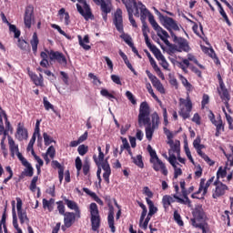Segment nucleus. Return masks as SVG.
<instances>
[{"instance_id": "f257e3e1", "label": "nucleus", "mask_w": 233, "mask_h": 233, "mask_svg": "<svg viewBox=\"0 0 233 233\" xmlns=\"http://www.w3.org/2000/svg\"><path fill=\"white\" fill-rule=\"evenodd\" d=\"M138 125L139 127H143V125L147 126L146 127V137L148 141H152V137L154 136L156 128L152 127V122H150V106H148L147 101L140 104Z\"/></svg>"}, {"instance_id": "f03ea898", "label": "nucleus", "mask_w": 233, "mask_h": 233, "mask_svg": "<svg viewBox=\"0 0 233 233\" xmlns=\"http://www.w3.org/2000/svg\"><path fill=\"white\" fill-rule=\"evenodd\" d=\"M113 23L117 30V32L122 34L120 35L121 39H123V41H125V43H127L128 45V46H132V45H134V43L132 42V37L128 34L124 33L123 11L121 9L118 8L115 12Z\"/></svg>"}, {"instance_id": "7ed1b4c3", "label": "nucleus", "mask_w": 233, "mask_h": 233, "mask_svg": "<svg viewBox=\"0 0 233 233\" xmlns=\"http://www.w3.org/2000/svg\"><path fill=\"white\" fill-rule=\"evenodd\" d=\"M123 5H125L129 23H131L134 28H137V23H136L135 17H139V10L137 9V2L136 0H122ZM135 10V13H134Z\"/></svg>"}, {"instance_id": "20e7f679", "label": "nucleus", "mask_w": 233, "mask_h": 233, "mask_svg": "<svg viewBox=\"0 0 233 233\" xmlns=\"http://www.w3.org/2000/svg\"><path fill=\"white\" fill-rule=\"evenodd\" d=\"M89 212L91 216V227L94 232H97L99 230V227H101V217L99 216V208H97V204L91 203L89 206Z\"/></svg>"}, {"instance_id": "39448f33", "label": "nucleus", "mask_w": 233, "mask_h": 233, "mask_svg": "<svg viewBox=\"0 0 233 233\" xmlns=\"http://www.w3.org/2000/svg\"><path fill=\"white\" fill-rule=\"evenodd\" d=\"M157 14L158 15V17L160 19V21H162V25L163 26H165V28H167V30H168L170 35H172V34H174L175 32H179V25H177V22H176V20H174V18L170 17V16H165L163 15L157 9H155Z\"/></svg>"}, {"instance_id": "423d86ee", "label": "nucleus", "mask_w": 233, "mask_h": 233, "mask_svg": "<svg viewBox=\"0 0 233 233\" xmlns=\"http://www.w3.org/2000/svg\"><path fill=\"white\" fill-rule=\"evenodd\" d=\"M79 4H76V10L86 21L89 19H94V15L92 14V9L90 5L86 3V0H77Z\"/></svg>"}, {"instance_id": "0eeeda50", "label": "nucleus", "mask_w": 233, "mask_h": 233, "mask_svg": "<svg viewBox=\"0 0 233 233\" xmlns=\"http://www.w3.org/2000/svg\"><path fill=\"white\" fill-rule=\"evenodd\" d=\"M180 105H183L185 107H182L178 111V115L182 117V119L187 120L190 118V112H192V100L190 99V96L187 95V98H179Z\"/></svg>"}, {"instance_id": "6e6552de", "label": "nucleus", "mask_w": 233, "mask_h": 233, "mask_svg": "<svg viewBox=\"0 0 233 233\" xmlns=\"http://www.w3.org/2000/svg\"><path fill=\"white\" fill-rule=\"evenodd\" d=\"M218 77L219 83L218 94L220 96V99L224 101L226 108H229L230 105L228 104V101H230V93H228V89H227V86H225V82H223L221 75L218 74Z\"/></svg>"}, {"instance_id": "1a4fd4ad", "label": "nucleus", "mask_w": 233, "mask_h": 233, "mask_svg": "<svg viewBox=\"0 0 233 233\" xmlns=\"http://www.w3.org/2000/svg\"><path fill=\"white\" fill-rule=\"evenodd\" d=\"M16 210L20 224L25 225H25H30V218L26 210L23 209V200L19 197L16 198Z\"/></svg>"}, {"instance_id": "9d476101", "label": "nucleus", "mask_w": 233, "mask_h": 233, "mask_svg": "<svg viewBox=\"0 0 233 233\" xmlns=\"http://www.w3.org/2000/svg\"><path fill=\"white\" fill-rule=\"evenodd\" d=\"M63 216H64V226H62V229L64 230L65 228H70V227H72V225H74V223H76L77 219H81V212L76 213V212L67 211Z\"/></svg>"}, {"instance_id": "9b49d317", "label": "nucleus", "mask_w": 233, "mask_h": 233, "mask_svg": "<svg viewBox=\"0 0 233 233\" xmlns=\"http://www.w3.org/2000/svg\"><path fill=\"white\" fill-rule=\"evenodd\" d=\"M104 199L109 208L108 216H107V223L109 226V228L111 229V232H116V226L114 222V206L112 205V198L110 195H106L104 197Z\"/></svg>"}, {"instance_id": "f8f14e48", "label": "nucleus", "mask_w": 233, "mask_h": 233, "mask_svg": "<svg viewBox=\"0 0 233 233\" xmlns=\"http://www.w3.org/2000/svg\"><path fill=\"white\" fill-rule=\"evenodd\" d=\"M173 43L177 46V52H188L190 50V45L188 40L183 37H178L175 33H171Z\"/></svg>"}, {"instance_id": "ddd939ff", "label": "nucleus", "mask_w": 233, "mask_h": 233, "mask_svg": "<svg viewBox=\"0 0 233 233\" xmlns=\"http://www.w3.org/2000/svg\"><path fill=\"white\" fill-rule=\"evenodd\" d=\"M35 21V15H34V5H29L25 7L24 14V24L25 28H32V23Z\"/></svg>"}, {"instance_id": "4468645a", "label": "nucleus", "mask_w": 233, "mask_h": 233, "mask_svg": "<svg viewBox=\"0 0 233 233\" xmlns=\"http://www.w3.org/2000/svg\"><path fill=\"white\" fill-rule=\"evenodd\" d=\"M48 56H49V59L50 61H56V63H58L59 65H64L65 66H66L67 65V61H66V56H65V55L59 51H54V50H46Z\"/></svg>"}, {"instance_id": "2eb2a0df", "label": "nucleus", "mask_w": 233, "mask_h": 233, "mask_svg": "<svg viewBox=\"0 0 233 233\" xmlns=\"http://www.w3.org/2000/svg\"><path fill=\"white\" fill-rule=\"evenodd\" d=\"M214 186L216 187V188L212 194L213 199H218V198H221V196H225L227 190H228V186L223 184V182L219 180H216L214 182Z\"/></svg>"}, {"instance_id": "dca6fc26", "label": "nucleus", "mask_w": 233, "mask_h": 233, "mask_svg": "<svg viewBox=\"0 0 233 233\" xmlns=\"http://www.w3.org/2000/svg\"><path fill=\"white\" fill-rule=\"evenodd\" d=\"M152 168L155 172H161L163 176H168V169L163 161L159 158L152 160L151 162Z\"/></svg>"}, {"instance_id": "f3484780", "label": "nucleus", "mask_w": 233, "mask_h": 233, "mask_svg": "<svg viewBox=\"0 0 233 233\" xmlns=\"http://www.w3.org/2000/svg\"><path fill=\"white\" fill-rule=\"evenodd\" d=\"M214 179H215V177H211L208 181L205 178H201L200 183H199V187L198 190V194L202 193L203 197L207 196V194L208 192V187L212 185V183H214ZM205 181H207V182L205 183Z\"/></svg>"}, {"instance_id": "a211bd4d", "label": "nucleus", "mask_w": 233, "mask_h": 233, "mask_svg": "<svg viewBox=\"0 0 233 233\" xmlns=\"http://www.w3.org/2000/svg\"><path fill=\"white\" fill-rule=\"evenodd\" d=\"M102 170H104L103 177L106 185H110V176L112 175V168H110V164H108V159L100 163Z\"/></svg>"}, {"instance_id": "6ab92c4d", "label": "nucleus", "mask_w": 233, "mask_h": 233, "mask_svg": "<svg viewBox=\"0 0 233 233\" xmlns=\"http://www.w3.org/2000/svg\"><path fill=\"white\" fill-rule=\"evenodd\" d=\"M137 10H140V15L147 16L148 22L152 26V22L150 19H153V21H156V18H154V15L150 13V11L147 8V5L143 4V2L139 1L137 2Z\"/></svg>"}, {"instance_id": "aec40b11", "label": "nucleus", "mask_w": 233, "mask_h": 233, "mask_svg": "<svg viewBox=\"0 0 233 233\" xmlns=\"http://www.w3.org/2000/svg\"><path fill=\"white\" fill-rule=\"evenodd\" d=\"M194 221H204V219L207 218V215L205 214V210H203V208L201 206H198L195 208L194 211L192 212Z\"/></svg>"}, {"instance_id": "412c9836", "label": "nucleus", "mask_w": 233, "mask_h": 233, "mask_svg": "<svg viewBox=\"0 0 233 233\" xmlns=\"http://www.w3.org/2000/svg\"><path fill=\"white\" fill-rule=\"evenodd\" d=\"M150 21L152 24V27L157 32V35H158V37H160V38L161 37H170V35H168V33L167 31H165V29H163V27H161L156 20H154L153 18H150Z\"/></svg>"}, {"instance_id": "4be33fe9", "label": "nucleus", "mask_w": 233, "mask_h": 233, "mask_svg": "<svg viewBox=\"0 0 233 233\" xmlns=\"http://www.w3.org/2000/svg\"><path fill=\"white\" fill-rule=\"evenodd\" d=\"M23 167H25V168L19 176V179H25V177H33L34 167H32V164H30L29 162H25V164H23Z\"/></svg>"}, {"instance_id": "5701e85b", "label": "nucleus", "mask_w": 233, "mask_h": 233, "mask_svg": "<svg viewBox=\"0 0 233 233\" xmlns=\"http://www.w3.org/2000/svg\"><path fill=\"white\" fill-rule=\"evenodd\" d=\"M214 127H216V137H219L221 136L222 132H225V124L223 123V119L221 118V116H218L217 117V122L213 124Z\"/></svg>"}, {"instance_id": "b1692460", "label": "nucleus", "mask_w": 233, "mask_h": 233, "mask_svg": "<svg viewBox=\"0 0 233 233\" xmlns=\"http://www.w3.org/2000/svg\"><path fill=\"white\" fill-rule=\"evenodd\" d=\"M1 15H2L3 23H6V25H8V26H9V31L13 32V34H15L14 37H20L21 31L19 29H17V26H15V25L10 24V22H8V19H6V16L4 15V13H2Z\"/></svg>"}, {"instance_id": "393cba45", "label": "nucleus", "mask_w": 233, "mask_h": 233, "mask_svg": "<svg viewBox=\"0 0 233 233\" xmlns=\"http://www.w3.org/2000/svg\"><path fill=\"white\" fill-rule=\"evenodd\" d=\"M52 167L53 168H58V179L60 184L63 183V179L65 178V166H62L57 160H53Z\"/></svg>"}, {"instance_id": "a878e982", "label": "nucleus", "mask_w": 233, "mask_h": 233, "mask_svg": "<svg viewBox=\"0 0 233 233\" xmlns=\"http://www.w3.org/2000/svg\"><path fill=\"white\" fill-rule=\"evenodd\" d=\"M147 46L149 48V50L152 52V54H154L156 59H157V61H162L163 59H165V56H163V54H161V51L159 49H157V47L155 45H152V43L149 42V44H146Z\"/></svg>"}, {"instance_id": "bb28decb", "label": "nucleus", "mask_w": 233, "mask_h": 233, "mask_svg": "<svg viewBox=\"0 0 233 233\" xmlns=\"http://www.w3.org/2000/svg\"><path fill=\"white\" fill-rule=\"evenodd\" d=\"M147 46L149 48V50L152 52V54H154L156 59H157V61H162L163 59H165V56H163V54H161V51L159 49H157V47L155 45H152V43L149 42V44H146Z\"/></svg>"}, {"instance_id": "cd10ccee", "label": "nucleus", "mask_w": 233, "mask_h": 233, "mask_svg": "<svg viewBox=\"0 0 233 233\" xmlns=\"http://www.w3.org/2000/svg\"><path fill=\"white\" fill-rule=\"evenodd\" d=\"M202 148H205V146H202L200 147H195L198 156H200V157H202V159H204V161H206V163H208L209 167H214V165H216V162L210 159V157L207 156V154L203 153Z\"/></svg>"}, {"instance_id": "c85d7f7f", "label": "nucleus", "mask_w": 233, "mask_h": 233, "mask_svg": "<svg viewBox=\"0 0 233 233\" xmlns=\"http://www.w3.org/2000/svg\"><path fill=\"white\" fill-rule=\"evenodd\" d=\"M16 137L19 141H23L24 139H28V130L25 128V127L18 125L16 129Z\"/></svg>"}, {"instance_id": "c756f323", "label": "nucleus", "mask_w": 233, "mask_h": 233, "mask_svg": "<svg viewBox=\"0 0 233 233\" xmlns=\"http://www.w3.org/2000/svg\"><path fill=\"white\" fill-rule=\"evenodd\" d=\"M172 203H176V198H174V195H165L162 198V205L165 210H168V208L172 206Z\"/></svg>"}, {"instance_id": "7c9ffc66", "label": "nucleus", "mask_w": 233, "mask_h": 233, "mask_svg": "<svg viewBox=\"0 0 233 233\" xmlns=\"http://www.w3.org/2000/svg\"><path fill=\"white\" fill-rule=\"evenodd\" d=\"M77 37L78 43L80 46L84 48V50H90L92 48L90 46H88V43H90V37L88 36V35H86L84 38L80 35H78Z\"/></svg>"}, {"instance_id": "2f4dec72", "label": "nucleus", "mask_w": 233, "mask_h": 233, "mask_svg": "<svg viewBox=\"0 0 233 233\" xmlns=\"http://www.w3.org/2000/svg\"><path fill=\"white\" fill-rule=\"evenodd\" d=\"M8 139V145H9V150L11 152V156L15 157L16 152H19V146L15 145V141H14V138L10 136H7Z\"/></svg>"}, {"instance_id": "473e14b6", "label": "nucleus", "mask_w": 233, "mask_h": 233, "mask_svg": "<svg viewBox=\"0 0 233 233\" xmlns=\"http://www.w3.org/2000/svg\"><path fill=\"white\" fill-rule=\"evenodd\" d=\"M15 38L17 39V46L20 50L23 52H30V44H28V42L19 36Z\"/></svg>"}, {"instance_id": "72a5a7b5", "label": "nucleus", "mask_w": 233, "mask_h": 233, "mask_svg": "<svg viewBox=\"0 0 233 233\" xmlns=\"http://www.w3.org/2000/svg\"><path fill=\"white\" fill-rule=\"evenodd\" d=\"M65 205H66L67 208H69L70 210H75L76 213L81 212V209L79 208V206H77V203L74 200H70L64 198Z\"/></svg>"}, {"instance_id": "f704fd0d", "label": "nucleus", "mask_w": 233, "mask_h": 233, "mask_svg": "<svg viewBox=\"0 0 233 233\" xmlns=\"http://www.w3.org/2000/svg\"><path fill=\"white\" fill-rule=\"evenodd\" d=\"M83 192H85L86 194H87V196H90V198H93L94 200L100 205V207H103V205H105V203L103 202V200L101 198H99V197H97V194H96L95 192L90 191V189H88V187H83Z\"/></svg>"}, {"instance_id": "c9c22d12", "label": "nucleus", "mask_w": 233, "mask_h": 233, "mask_svg": "<svg viewBox=\"0 0 233 233\" xmlns=\"http://www.w3.org/2000/svg\"><path fill=\"white\" fill-rule=\"evenodd\" d=\"M29 76L35 86H43L44 78L42 74H39V76H37L35 73H31Z\"/></svg>"}, {"instance_id": "e433bc0d", "label": "nucleus", "mask_w": 233, "mask_h": 233, "mask_svg": "<svg viewBox=\"0 0 233 233\" xmlns=\"http://www.w3.org/2000/svg\"><path fill=\"white\" fill-rule=\"evenodd\" d=\"M177 65L178 68H180L184 72V74H188V68H190V66H192L190 65V62H188V60H186V58H182V61L177 62Z\"/></svg>"}, {"instance_id": "4c0bfd02", "label": "nucleus", "mask_w": 233, "mask_h": 233, "mask_svg": "<svg viewBox=\"0 0 233 233\" xmlns=\"http://www.w3.org/2000/svg\"><path fill=\"white\" fill-rule=\"evenodd\" d=\"M30 45L32 46L33 53L37 54V46H39V37L37 36V33L35 32L33 34L32 39L30 40Z\"/></svg>"}, {"instance_id": "58836bf2", "label": "nucleus", "mask_w": 233, "mask_h": 233, "mask_svg": "<svg viewBox=\"0 0 233 233\" xmlns=\"http://www.w3.org/2000/svg\"><path fill=\"white\" fill-rule=\"evenodd\" d=\"M167 143H168L172 152H174L177 156H180L181 147H180L179 141H177L176 143H174V140H169Z\"/></svg>"}, {"instance_id": "ea45409f", "label": "nucleus", "mask_w": 233, "mask_h": 233, "mask_svg": "<svg viewBox=\"0 0 233 233\" xmlns=\"http://www.w3.org/2000/svg\"><path fill=\"white\" fill-rule=\"evenodd\" d=\"M148 32H150L148 25L147 23L142 24V34L144 35L146 45H148L150 43V38H148Z\"/></svg>"}, {"instance_id": "a19ab883", "label": "nucleus", "mask_w": 233, "mask_h": 233, "mask_svg": "<svg viewBox=\"0 0 233 233\" xmlns=\"http://www.w3.org/2000/svg\"><path fill=\"white\" fill-rule=\"evenodd\" d=\"M138 205L140 208H142L139 225H143V222L145 221V218H147V214L148 213V209L147 208V206H145V204H143L142 202H138Z\"/></svg>"}, {"instance_id": "79ce46f5", "label": "nucleus", "mask_w": 233, "mask_h": 233, "mask_svg": "<svg viewBox=\"0 0 233 233\" xmlns=\"http://www.w3.org/2000/svg\"><path fill=\"white\" fill-rule=\"evenodd\" d=\"M146 201H147V203L148 205V208H149L147 215L154 216V214H156L157 212V208H156V206H154V202L150 198H146Z\"/></svg>"}, {"instance_id": "37998d69", "label": "nucleus", "mask_w": 233, "mask_h": 233, "mask_svg": "<svg viewBox=\"0 0 233 233\" xmlns=\"http://www.w3.org/2000/svg\"><path fill=\"white\" fill-rule=\"evenodd\" d=\"M100 10L103 14H110L112 12V4L104 1L100 4Z\"/></svg>"}, {"instance_id": "c03bdc74", "label": "nucleus", "mask_w": 233, "mask_h": 233, "mask_svg": "<svg viewBox=\"0 0 233 233\" xmlns=\"http://www.w3.org/2000/svg\"><path fill=\"white\" fill-rule=\"evenodd\" d=\"M159 127V115L157 112H154L151 115V127L157 128Z\"/></svg>"}, {"instance_id": "a18cd8bd", "label": "nucleus", "mask_w": 233, "mask_h": 233, "mask_svg": "<svg viewBox=\"0 0 233 233\" xmlns=\"http://www.w3.org/2000/svg\"><path fill=\"white\" fill-rule=\"evenodd\" d=\"M202 52H204V54H208V56H209V57H211L212 59H217L216 63H219V59L218 58V56H216V52H214V49L203 47Z\"/></svg>"}, {"instance_id": "49530a36", "label": "nucleus", "mask_w": 233, "mask_h": 233, "mask_svg": "<svg viewBox=\"0 0 233 233\" xmlns=\"http://www.w3.org/2000/svg\"><path fill=\"white\" fill-rule=\"evenodd\" d=\"M153 86L157 88L160 94H165V87L163 86V84H161V81H159L157 78L155 79V81L151 82Z\"/></svg>"}, {"instance_id": "de8ad7c7", "label": "nucleus", "mask_w": 233, "mask_h": 233, "mask_svg": "<svg viewBox=\"0 0 233 233\" xmlns=\"http://www.w3.org/2000/svg\"><path fill=\"white\" fill-rule=\"evenodd\" d=\"M179 79H180L183 86H185V88H187V90H188V91L192 90V84H190V82H188L187 77H185L183 75H179Z\"/></svg>"}, {"instance_id": "09e8293b", "label": "nucleus", "mask_w": 233, "mask_h": 233, "mask_svg": "<svg viewBox=\"0 0 233 233\" xmlns=\"http://www.w3.org/2000/svg\"><path fill=\"white\" fill-rule=\"evenodd\" d=\"M229 148L231 150V154H227L225 149H223L222 152H223L224 156L227 157V159L229 163V167H233V146L229 145Z\"/></svg>"}, {"instance_id": "8fccbe9b", "label": "nucleus", "mask_w": 233, "mask_h": 233, "mask_svg": "<svg viewBox=\"0 0 233 233\" xmlns=\"http://www.w3.org/2000/svg\"><path fill=\"white\" fill-rule=\"evenodd\" d=\"M147 150L150 156L149 162L155 161L156 159H159V157H157V153H156V150L152 148V146H147Z\"/></svg>"}, {"instance_id": "3c124183", "label": "nucleus", "mask_w": 233, "mask_h": 233, "mask_svg": "<svg viewBox=\"0 0 233 233\" xmlns=\"http://www.w3.org/2000/svg\"><path fill=\"white\" fill-rule=\"evenodd\" d=\"M133 163L137 165L139 168H143L145 164L143 163V157L141 155H137V157H132Z\"/></svg>"}, {"instance_id": "603ef678", "label": "nucleus", "mask_w": 233, "mask_h": 233, "mask_svg": "<svg viewBox=\"0 0 233 233\" xmlns=\"http://www.w3.org/2000/svg\"><path fill=\"white\" fill-rule=\"evenodd\" d=\"M192 227H195V228H200L202 230V233H207V227H205V224L196 222L194 219H190Z\"/></svg>"}, {"instance_id": "864d4df0", "label": "nucleus", "mask_w": 233, "mask_h": 233, "mask_svg": "<svg viewBox=\"0 0 233 233\" xmlns=\"http://www.w3.org/2000/svg\"><path fill=\"white\" fill-rule=\"evenodd\" d=\"M219 177L224 178L227 177V167L223 169V167H218L217 171V179L216 181H219Z\"/></svg>"}, {"instance_id": "5fc2aeb1", "label": "nucleus", "mask_w": 233, "mask_h": 233, "mask_svg": "<svg viewBox=\"0 0 233 233\" xmlns=\"http://www.w3.org/2000/svg\"><path fill=\"white\" fill-rule=\"evenodd\" d=\"M174 198L177 200V203H180L181 205H190L191 201L190 198H181L177 194H174Z\"/></svg>"}, {"instance_id": "6e6d98bb", "label": "nucleus", "mask_w": 233, "mask_h": 233, "mask_svg": "<svg viewBox=\"0 0 233 233\" xmlns=\"http://www.w3.org/2000/svg\"><path fill=\"white\" fill-rule=\"evenodd\" d=\"M173 218H174V220L176 221V223H177V225H178L179 227H183V226L185 225V223H184L183 220L181 219V215H179V213L177 212V210H175V211H174Z\"/></svg>"}, {"instance_id": "4d7b16f0", "label": "nucleus", "mask_w": 233, "mask_h": 233, "mask_svg": "<svg viewBox=\"0 0 233 233\" xmlns=\"http://www.w3.org/2000/svg\"><path fill=\"white\" fill-rule=\"evenodd\" d=\"M146 88L148 94H150V96L153 97V99L159 101V97H157L156 93H154V89H152V85H150V83L146 84Z\"/></svg>"}, {"instance_id": "13d9d810", "label": "nucleus", "mask_w": 233, "mask_h": 233, "mask_svg": "<svg viewBox=\"0 0 233 233\" xmlns=\"http://www.w3.org/2000/svg\"><path fill=\"white\" fill-rule=\"evenodd\" d=\"M37 181H39V177L35 176L32 180H31V184L29 186V188L32 192H35V189L37 188Z\"/></svg>"}, {"instance_id": "bf43d9fd", "label": "nucleus", "mask_w": 233, "mask_h": 233, "mask_svg": "<svg viewBox=\"0 0 233 233\" xmlns=\"http://www.w3.org/2000/svg\"><path fill=\"white\" fill-rule=\"evenodd\" d=\"M122 140V146L120 147V152L119 154H123V150H127L130 147V144L128 143V140L125 137H121Z\"/></svg>"}, {"instance_id": "052dcab7", "label": "nucleus", "mask_w": 233, "mask_h": 233, "mask_svg": "<svg viewBox=\"0 0 233 233\" xmlns=\"http://www.w3.org/2000/svg\"><path fill=\"white\" fill-rule=\"evenodd\" d=\"M220 15L223 17L224 21L227 23L228 26H232V22H230V19H228V15H227V13L225 12V9L222 8L218 10Z\"/></svg>"}, {"instance_id": "680f3d73", "label": "nucleus", "mask_w": 233, "mask_h": 233, "mask_svg": "<svg viewBox=\"0 0 233 233\" xmlns=\"http://www.w3.org/2000/svg\"><path fill=\"white\" fill-rule=\"evenodd\" d=\"M43 137H44V143L46 147H49V145H52L54 143V138L52 137L48 136L47 133H43Z\"/></svg>"}, {"instance_id": "e2e57ef3", "label": "nucleus", "mask_w": 233, "mask_h": 233, "mask_svg": "<svg viewBox=\"0 0 233 233\" xmlns=\"http://www.w3.org/2000/svg\"><path fill=\"white\" fill-rule=\"evenodd\" d=\"M77 152L79 154V156H85L87 154L88 152V146H86L84 144L80 145L78 147H77Z\"/></svg>"}, {"instance_id": "0e129e2a", "label": "nucleus", "mask_w": 233, "mask_h": 233, "mask_svg": "<svg viewBox=\"0 0 233 233\" xmlns=\"http://www.w3.org/2000/svg\"><path fill=\"white\" fill-rule=\"evenodd\" d=\"M101 96L104 97H106L109 99V101H112V99H116V96L112 95L110 92H108L106 89H102L100 91Z\"/></svg>"}, {"instance_id": "69168bd1", "label": "nucleus", "mask_w": 233, "mask_h": 233, "mask_svg": "<svg viewBox=\"0 0 233 233\" xmlns=\"http://www.w3.org/2000/svg\"><path fill=\"white\" fill-rule=\"evenodd\" d=\"M56 205L60 216H64L65 214H66V212H65V204L63 203V201H57Z\"/></svg>"}, {"instance_id": "338daca9", "label": "nucleus", "mask_w": 233, "mask_h": 233, "mask_svg": "<svg viewBox=\"0 0 233 233\" xmlns=\"http://www.w3.org/2000/svg\"><path fill=\"white\" fill-rule=\"evenodd\" d=\"M126 97H127L128 101L132 103V105H137V101L136 100V97H134V95L130 91L126 92Z\"/></svg>"}, {"instance_id": "774afa93", "label": "nucleus", "mask_w": 233, "mask_h": 233, "mask_svg": "<svg viewBox=\"0 0 233 233\" xmlns=\"http://www.w3.org/2000/svg\"><path fill=\"white\" fill-rule=\"evenodd\" d=\"M42 203H43V208H47L48 212H52L54 210V206H51L50 202L46 198H44L42 200Z\"/></svg>"}]
</instances>
